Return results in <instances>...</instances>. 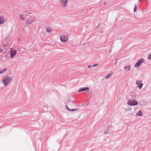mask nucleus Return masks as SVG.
Returning <instances> with one entry per match:
<instances>
[{
	"mask_svg": "<svg viewBox=\"0 0 151 151\" xmlns=\"http://www.w3.org/2000/svg\"><path fill=\"white\" fill-rule=\"evenodd\" d=\"M12 81L13 78L12 76L6 75L2 78V82L4 86H7L11 83Z\"/></svg>",
	"mask_w": 151,
	"mask_h": 151,
	"instance_id": "obj_1",
	"label": "nucleus"
},
{
	"mask_svg": "<svg viewBox=\"0 0 151 151\" xmlns=\"http://www.w3.org/2000/svg\"><path fill=\"white\" fill-rule=\"evenodd\" d=\"M127 104L129 106H135L138 105V103L135 99H130L128 101Z\"/></svg>",
	"mask_w": 151,
	"mask_h": 151,
	"instance_id": "obj_2",
	"label": "nucleus"
},
{
	"mask_svg": "<svg viewBox=\"0 0 151 151\" xmlns=\"http://www.w3.org/2000/svg\"><path fill=\"white\" fill-rule=\"evenodd\" d=\"M145 59L143 58H141L139 59L134 65V68H138L141 64L145 62Z\"/></svg>",
	"mask_w": 151,
	"mask_h": 151,
	"instance_id": "obj_3",
	"label": "nucleus"
},
{
	"mask_svg": "<svg viewBox=\"0 0 151 151\" xmlns=\"http://www.w3.org/2000/svg\"><path fill=\"white\" fill-rule=\"evenodd\" d=\"M59 2L60 5L62 7L65 8L67 5L68 0H60Z\"/></svg>",
	"mask_w": 151,
	"mask_h": 151,
	"instance_id": "obj_4",
	"label": "nucleus"
},
{
	"mask_svg": "<svg viewBox=\"0 0 151 151\" xmlns=\"http://www.w3.org/2000/svg\"><path fill=\"white\" fill-rule=\"evenodd\" d=\"M60 39L61 42H66L68 41V38L67 35H63L61 36Z\"/></svg>",
	"mask_w": 151,
	"mask_h": 151,
	"instance_id": "obj_5",
	"label": "nucleus"
},
{
	"mask_svg": "<svg viewBox=\"0 0 151 151\" xmlns=\"http://www.w3.org/2000/svg\"><path fill=\"white\" fill-rule=\"evenodd\" d=\"M136 84L137 88L139 89H141L142 88L143 86V83L142 81L141 80H138L136 81Z\"/></svg>",
	"mask_w": 151,
	"mask_h": 151,
	"instance_id": "obj_6",
	"label": "nucleus"
},
{
	"mask_svg": "<svg viewBox=\"0 0 151 151\" xmlns=\"http://www.w3.org/2000/svg\"><path fill=\"white\" fill-rule=\"evenodd\" d=\"M10 52L11 54L10 57L12 58L14 57L16 54L17 51L11 48L10 50Z\"/></svg>",
	"mask_w": 151,
	"mask_h": 151,
	"instance_id": "obj_7",
	"label": "nucleus"
},
{
	"mask_svg": "<svg viewBox=\"0 0 151 151\" xmlns=\"http://www.w3.org/2000/svg\"><path fill=\"white\" fill-rule=\"evenodd\" d=\"M33 21V19L32 18H30L28 19H26L25 20L27 24H31L32 23Z\"/></svg>",
	"mask_w": 151,
	"mask_h": 151,
	"instance_id": "obj_8",
	"label": "nucleus"
},
{
	"mask_svg": "<svg viewBox=\"0 0 151 151\" xmlns=\"http://www.w3.org/2000/svg\"><path fill=\"white\" fill-rule=\"evenodd\" d=\"M89 90L88 87H86L82 88L79 89L78 91V92H83L85 91H88Z\"/></svg>",
	"mask_w": 151,
	"mask_h": 151,
	"instance_id": "obj_9",
	"label": "nucleus"
},
{
	"mask_svg": "<svg viewBox=\"0 0 151 151\" xmlns=\"http://www.w3.org/2000/svg\"><path fill=\"white\" fill-rule=\"evenodd\" d=\"M5 21L4 17L1 16L0 17V24H2L5 23Z\"/></svg>",
	"mask_w": 151,
	"mask_h": 151,
	"instance_id": "obj_10",
	"label": "nucleus"
},
{
	"mask_svg": "<svg viewBox=\"0 0 151 151\" xmlns=\"http://www.w3.org/2000/svg\"><path fill=\"white\" fill-rule=\"evenodd\" d=\"M124 69L126 71H129L131 69V66L130 65H128L124 67Z\"/></svg>",
	"mask_w": 151,
	"mask_h": 151,
	"instance_id": "obj_11",
	"label": "nucleus"
},
{
	"mask_svg": "<svg viewBox=\"0 0 151 151\" xmlns=\"http://www.w3.org/2000/svg\"><path fill=\"white\" fill-rule=\"evenodd\" d=\"M142 115V111L141 110L139 111L136 114V116H140Z\"/></svg>",
	"mask_w": 151,
	"mask_h": 151,
	"instance_id": "obj_12",
	"label": "nucleus"
},
{
	"mask_svg": "<svg viewBox=\"0 0 151 151\" xmlns=\"http://www.w3.org/2000/svg\"><path fill=\"white\" fill-rule=\"evenodd\" d=\"M46 30L47 32L50 33L52 31V28L49 27H46Z\"/></svg>",
	"mask_w": 151,
	"mask_h": 151,
	"instance_id": "obj_13",
	"label": "nucleus"
},
{
	"mask_svg": "<svg viewBox=\"0 0 151 151\" xmlns=\"http://www.w3.org/2000/svg\"><path fill=\"white\" fill-rule=\"evenodd\" d=\"M112 128V126L111 124H109L107 125L106 127V129L109 130L110 131H111V130Z\"/></svg>",
	"mask_w": 151,
	"mask_h": 151,
	"instance_id": "obj_14",
	"label": "nucleus"
},
{
	"mask_svg": "<svg viewBox=\"0 0 151 151\" xmlns=\"http://www.w3.org/2000/svg\"><path fill=\"white\" fill-rule=\"evenodd\" d=\"M19 17L20 19L22 20H25L26 19L25 18V17L22 14H19Z\"/></svg>",
	"mask_w": 151,
	"mask_h": 151,
	"instance_id": "obj_15",
	"label": "nucleus"
},
{
	"mask_svg": "<svg viewBox=\"0 0 151 151\" xmlns=\"http://www.w3.org/2000/svg\"><path fill=\"white\" fill-rule=\"evenodd\" d=\"M111 131L109 130H108L106 129L104 131V134L106 135L110 133Z\"/></svg>",
	"mask_w": 151,
	"mask_h": 151,
	"instance_id": "obj_16",
	"label": "nucleus"
},
{
	"mask_svg": "<svg viewBox=\"0 0 151 151\" xmlns=\"http://www.w3.org/2000/svg\"><path fill=\"white\" fill-rule=\"evenodd\" d=\"M113 74L112 73H109L105 77V78L106 79H108Z\"/></svg>",
	"mask_w": 151,
	"mask_h": 151,
	"instance_id": "obj_17",
	"label": "nucleus"
},
{
	"mask_svg": "<svg viewBox=\"0 0 151 151\" xmlns=\"http://www.w3.org/2000/svg\"><path fill=\"white\" fill-rule=\"evenodd\" d=\"M7 70V68H4L2 70H0V74L4 73Z\"/></svg>",
	"mask_w": 151,
	"mask_h": 151,
	"instance_id": "obj_18",
	"label": "nucleus"
},
{
	"mask_svg": "<svg viewBox=\"0 0 151 151\" xmlns=\"http://www.w3.org/2000/svg\"><path fill=\"white\" fill-rule=\"evenodd\" d=\"M8 45V43H6V44L4 45V49L6 50L7 48V47Z\"/></svg>",
	"mask_w": 151,
	"mask_h": 151,
	"instance_id": "obj_19",
	"label": "nucleus"
},
{
	"mask_svg": "<svg viewBox=\"0 0 151 151\" xmlns=\"http://www.w3.org/2000/svg\"><path fill=\"white\" fill-rule=\"evenodd\" d=\"M147 59L148 60H151V53L148 56Z\"/></svg>",
	"mask_w": 151,
	"mask_h": 151,
	"instance_id": "obj_20",
	"label": "nucleus"
},
{
	"mask_svg": "<svg viewBox=\"0 0 151 151\" xmlns=\"http://www.w3.org/2000/svg\"><path fill=\"white\" fill-rule=\"evenodd\" d=\"M137 5H135L134 6V12H135L137 11Z\"/></svg>",
	"mask_w": 151,
	"mask_h": 151,
	"instance_id": "obj_21",
	"label": "nucleus"
},
{
	"mask_svg": "<svg viewBox=\"0 0 151 151\" xmlns=\"http://www.w3.org/2000/svg\"><path fill=\"white\" fill-rule=\"evenodd\" d=\"M99 65V64L96 63V64H94L93 65V67H95L96 66H97Z\"/></svg>",
	"mask_w": 151,
	"mask_h": 151,
	"instance_id": "obj_22",
	"label": "nucleus"
},
{
	"mask_svg": "<svg viewBox=\"0 0 151 151\" xmlns=\"http://www.w3.org/2000/svg\"><path fill=\"white\" fill-rule=\"evenodd\" d=\"M77 110V109H70V111H76Z\"/></svg>",
	"mask_w": 151,
	"mask_h": 151,
	"instance_id": "obj_23",
	"label": "nucleus"
},
{
	"mask_svg": "<svg viewBox=\"0 0 151 151\" xmlns=\"http://www.w3.org/2000/svg\"><path fill=\"white\" fill-rule=\"evenodd\" d=\"M66 108L68 110L70 111V109L69 108L67 105L66 106Z\"/></svg>",
	"mask_w": 151,
	"mask_h": 151,
	"instance_id": "obj_24",
	"label": "nucleus"
},
{
	"mask_svg": "<svg viewBox=\"0 0 151 151\" xmlns=\"http://www.w3.org/2000/svg\"><path fill=\"white\" fill-rule=\"evenodd\" d=\"M91 67H93L92 65H88V68H91Z\"/></svg>",
	"mask_w": 151,
	"mask_h": 151,
	"instance_id": "obj_25",
	"label": "nucleus"
},
{
	"mask_svg": "<svg viewBox=\"0 0 151 151\" xmlns=\"http://www.w3.org/2000/svg\"><path fill=\"white\" fill-rule=\"evenodd\" d=\"M3 51V50L1 49L0 50V52L2 53Z\"/></svg>",
	"mask_w": 151,
	"mask_h": 151,
	"instance_id": "obj_26",
	"label": "nucleus"
},
{
	"mask_svg": "<svg viewBox=\"0 0 151 151\" xmlns=\"http://www.w3.org/2000/svg\"><path fill=\"white\" fill-rule=\"evenodd\" d=\"M117 60L116 59V60L115 63H117Z\"/></svg>",
	"mask_w": 151,
	"mask_h": 151,
	"instance_id": "obj_27",
	"label": "nucleus"
},
{
	"mask_svg": "<svg viewBox=\"0 0 151 151\" xmlns=\"http://www.w3.org/2000/svg\"><path fill=\"white\" fill-rule=\"evenodd\" d=\"M130 108H128V110H130Z\"/></svg>",
	"mask_w": 151,
	"mask_h": 151,
	"instance_id": "obj_28",
	"label": "nucleus"
},
{
	"mask_svg": "<svg viewBox=\"0 0 151 151\" xmlns=\"http://www.w3.org/2000/svg\"><path fill=\"white\" fill-rule=\"evenodd\" d=\"M142 0H139V2L140 1H141Z\"/></svg>",
	"mask_w": 151,
	"mask_h": 151,
	"instance_id": "obj_29",
	"label": "nucleus"
}]
</instances>
